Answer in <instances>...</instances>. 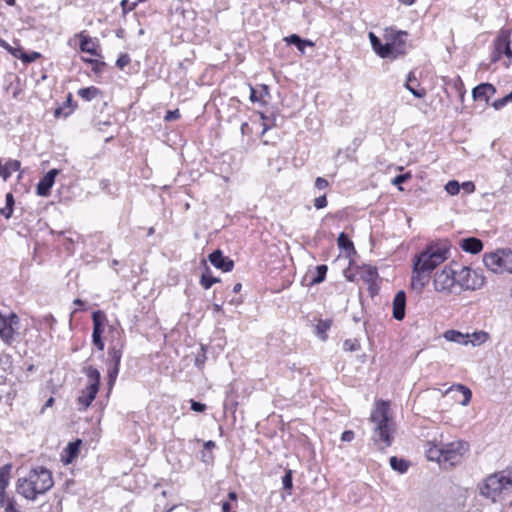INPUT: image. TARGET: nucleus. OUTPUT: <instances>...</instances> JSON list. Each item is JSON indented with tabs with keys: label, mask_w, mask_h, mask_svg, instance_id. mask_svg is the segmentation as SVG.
<instances>
[{
	"label": "nucleus",
	"mask_w": 512,
	"mask_h": 512,
	"mask_svg": "<svg viewBox=\"0 0 512 512\" xmlns=\"http://www.w3.org/2000/svg\"><path fill=\"white\" fill-rule=\"evenodd\" d=\"M54 485L52 472L43 466L30 469L24 477L16 482V492L27 500L34 501L45 494Z\"/></svg>",
	"instance_id": "obj_1"
},
{
	"label": "nucleus",
	"mask_w": 512,
	"mask_h": 512,
	"mask_svg": "<svg viewBox=\"0 0 512 512\" xmlns=\"http://www.w3.org/2000/svg\"><path fill=\"white\" fill-rule=\"evenodd\" d=\"M371 420L375 423L374 441L381 445V448L389 447L393 439V423L388 417V405L384 401L377 403L376 409L371 414Z\"/></svg>",
	"instance_id": "obj_2"
},
{
	"label": "nucleus",
	"mask_w": 512,
	"mask_h": 512,
	"mask_svg": "<svg viewBox=\"0 0 512 512\" xmlns=\"http://www.w3.org/2000/svg\"><path fill=\"white\" fill-rule=\"evenodd\" d=\"M448 252L445 246L430 245L415 257L414 264L417 266V269L425 271L430 275L432 270L447 259Z\"/></svg>",
	"instance_id": "obj_3"
},
{
	"label": "nucleus",
	"mask_w": 512,
	"mask_h": 512,
	"mask_svg": "<svg viewBox=\"0 0 512 512\" xmlns=\"http://www.w3.org/2000/svg\"><path fill=\"white\" fill-rule=\"evenodd\" d=\"M485 267L495 274L512 273V250L498 249L483 255Z\"/></svg>",
	"instance_id": "obj_4"
},
{
	"label": "nucleus",
	"mask_w": 512,
	"mask_h": 512,
	"mask_svg": "<svg viewBox=\"0 0 512 512\" xmlns=\"http://www.w3.org/2000/svg\"><path fill=\"white\" fill-rule=\"evenodd\" d=\"M407 32L395 30L394 28H386L383 38L385 40L386 58L395 59L405 54V45Z\"/></svg>",
	"instance_id": "obj_5"
},
{
	"label": "nucleus",
	"mask_w": 512,
	"mask_h": 512,
	"mask_svg": "<svg viewBox=\"0 0 512 512\" xmlns=\"http://www.w3.org/2000/svg\"><path fill=\"white\" fill-rule=\"evenodd\" d=\"M84 372L87 377V387L81 392V395L78 397L77 401L81 406L80 410L87 409L92 401L95 399L100 386V372L92 367H85Z\"/></svg>",
	"instance_id": "obj_6"
},
{
	"label": "nucleus",
	"mask_w": 512,
	"mask_h": 512,
	"mask_svg": "<svg viewBox=\"0 0 512 512\" xmlns=\"http://www.w3.org/2000/svg\"><path fill=\"white\" fill-rule=\"evenodd\" d=\"M510 486L506 485L504 473H496L488 476L480 486V494L493 502L502 493H510Z\"/></svg>",
	"instance_id": "obj_7"
},
{
	"label": "nucleus",
	"mask_w": 512,
	"mask_h": 512,
	"mask_svg": "<svg viewBox=\"0 0 512 512\" xmlns=\"http://www.w3.org/2000/svg\"><path fill=\"white\" fill-rule=\"evenodd\" d=\"M485 283V277L469 267L456 270V286L461 290H476Z\"/></svg>",
	"instance_id": "obj_8"
},
{
	"label": "nucleus",
	"mask_w": 512,
	"mask_h": 512,
	"mask_svg": "<svg viewBox=\"0 0 512 512\" xmlns=\"http://www.w3.org/2000/svg\"><path fill=\"white\" fill-rule=\"evenodd\" d=\"M468 451V444L463 441L443 444L442 465L444 468L453 467L461 462L463 454Z\"/></svg>",
	"instance_id": "obj_9"
},
{
	"label": "nucleus",
	"mask_w": 512,
	"mask_h": 512,
	"mask_svg": "<svg viewBox=\"0 0 512 512\" xmlns=\"http://www.w3.org/2000/svg\"><path fill=\"white\" fill-rule=\"evenodd\" d=\"M434 287L437 291L452 293L453 288L456 287V270L445 267L441 272L436 273Z\"/></svg>",
	"instance_id": "obj_10"
},
{
	"label": "nucleus",
	"mask_w": 512,
	"mask_h": 512,
	"mask_svg": "<svg viewBox=\"0 0 512 512\" xmlns=\"http://www.w3.org/2000/svg\"><path fill=\"white\" fill-rule=\"evenodd\" d=\"M106 315L103 311L97 310L92 313V321H93V332H92V342L99 349H104V342L102 341V334L104 332V326L106 322Z\"/></svg>",
	"instance_id": "obj_11"
},
{
	"label": "nucleus",
	"mask_w": 512,
	"mask_h": 512,
	"mask_svg": "<svg viewBox=\"0 0 512 512\" xmlns=\"http://www.w3.org/2000/svg\"><path fill=\"white\" fill-rule=\"evenodd\" d=\"M511 31L502 29L500 30L497 39L494 42V47L497 52L505 54L508 58H512V49L510 47Z\"/></svg>",
	"instance_id": "obj_12"
},
{
	"label": "nucleus",
	"mask_w": 512,
	"mask_h": 512,
	"mask_svg": "<svg viewBox=\"0 0 512 512\" xmlns=\"http://www.w3.org/2000/svg\"><path fill=\"white\" fill-rule=\"evenodd\" d=\"M211 264L224 272H229L234 267V262L230 258L223 255L221 250H215L209 255Z\"/></svg>",
	"instance_id": "obj_13"
},
{
	"label": "nucleus",
	"mask_w": 512,
	"mask_h": 512,
	"mask_svg": "<svg viewBox=\"0 0 512 512\" xmlns=\"http://www.w3.org/2000/svg\"><path fill=\"white\" fill-rule=\"evenodd\" d=\"M59 171L57 169L49 170L43 178L37 184V194L39 196H48L50 194V189L55 183V178L58 175Z\"/></svg>",
	"instance_id": "obj_14"
},
{
	"label": "nucleus",
	"mask_w": 512,
	"mask_h": 512,
	"mask_svg": "<svg viewBox=\"0 0 512 512\" xmlns=\"http://www.w3.org/2000/svg\"><path fill=\"white\" fill-rule=\"evenodd\" d=\"M425 455L430 461H437L442 465L443 444L436 439L427 441L425 444Z\"/></svg>",
	"instance_id": "obj_15"
},
{
	"label": "nucleus",
	"mask_w": 512,
	"mask_h": 512,
	"mask_svg": "<svg viewBox=\"0 0 512 512\" xmlns=\"http://www.w3.org/2000/svg\"><path fill=\"white\" fill-rule=\"evenodd\" d=\"M496 93V88L490 83H481L472 90L473 99L476 101L489 102V99Z\"/></svg>",
	"instance_id": "obj_16"
},
{
	"label": "nucleus",
	"mask_w": 512,
	"mask_h": 512,
	"mask_svg": "<svg viewBox=\"0 0 512 512\" xmlns=\"http://www.w3.org/2000/svg\"><path fill=\"white\" fill-rule=\"evenodd\" d=\"M430 278V275L425 271L417 269V266L413 263V272L411 277V287L414 291L420 293L426 286Z\"/></svg>",
	"instance_id": "obj_17"
},
{
	"label": "nucleus",
	"mask_w": 512,
	"mask_h": 512,
	"mask_svg": "<svg viewBox=\"0 0 512 512\" xmlns=\"http://www.w3.org/2000/svg\"><path fill=\"white\" fill-rule=\"evenodd\" d=\"M406 295L404 291L396 293L393 299V317L401 321L405 317Z\"/></svg>",
	"instance_id": "obj_18"
},
{
	"label": "nucleus",
	"mask_w": 512,
	"mask_h": 512,
	"mask_svg": "<svg viewBox=\"0 0 512 512\" xmlns=\"http://www.w3.org/2000/svg\"><path fill=\"white\" fill-rule=\"evenodd\" d=\"M459 246L468 253L478 254L483 249V243L476 237L463 238L459 241Z\"/></svg>",
	"instance_id": "obj_19"
},
{
	"label": "nucleus",
	"mask_w": 512,
	"mask_h": 512,
	"mask_svg": "<svg viewBox=\"0 0 512 512\" xmlns=\"http://www.w3.org/2000/svg\"><path fill=\"white\" fill-rule=\"evenodd\" d=\"M443 336L447 341L462 344V345H467L469 343V338H470L469 334H463L456 330H448L444 333Z\"/></svg>",
	"instance_id": "obj_20"
},
{
	"label": "nucleus",
	"mask_w": 512,
	"mask_h": 512,
	"mask_svg": "<svg viewBox=\"0 0 512 512\" xmlns=\"http://www.w3.org/2000/svg\"><path fill=\"white\" fill-rule=\"evenodd\" d=\"M450 392H459L462 394L463 399L459 400V403L463 406H466L469 403L472 396L470 389L460 384L451 386L445 391V394Z\"/></svg>",
	"instance_id": "obj_21"
},
{
	"label": "nucleus",
	"mask_w": 512,
	"mask_h": 512,
	"mask_svg": "<svg viewBox=\"0 0 512 512\" xmlns=\"http://www.w3.org/2000/svg\"><path fill=\"white\" fill-rule=\"evenodd\" d=\"M78 36L80 37V50L91 55H97L95 43L92 41V39L84 35L83 32H81Z\"/></svg>",
	"instance_id": "obj_22"
},
{
	"label": "nucleus",
	"mask_w": 512,
	"mask_h": 512,
	"mask_svg": "<svg viewBox=\"0 0 512 512\" xmlns=\"http://www.w3.org/2000/svg\"><path fill=\"white\" fill-rule=\"evenodd\" d=\"M12 464L7 463L0 468V489L6 490L11 479Z\"/></svg>",
	"instance_id": "obj_23"
},
{
	"label": "nucleus",
	"mask_w": 512,
	"mask_h": 512,
	"mask_svg": "<svg viewBox=\"0 0 512 512\" xmlns=\"http://www.w3.org/2000/svg\"><path fill=\"white\" fill-rule=\"evenodd\" d=\"M285 40L288 44L295 45L298 48V50L301 51L302 53H304L306 46L314 45V43L311 42L310 40H303L297 34H292L289 37H286Z\"/></svg>",
	"instance_id": "obj_24"
},
{
	"label": "nucleus",
	"mask_w": 512,
	"mask_h": 512,
	"mask_svg": "<svg viewBox=\"0 0 512 512\" xmlns=\"http://www.w3.org/2000/svg\"><path fill=\"white\" fill-rule=\"evenodd\" d=\"M15 329L7 322L0 325V338L5 344L10 345L14 340Z\"/></svg>",
	"instance_id": "obj_25"
},
{
	"label": "nucleus",
	"mask_w": 512,
	"mask_h": 512,
	"mask_svg": "<svg viewBox=\"0 0 512 512\" xmlns=\"http://www.w3.org/2000/svg\"><path fill=\"white\" fill-rule=\"evenodd\" d=\"M369 39L374 51L381 57L386 58L385 52V43L383 44L381 40L372 32L369 33Z\"/></svg>",
	"instance_id": "obj_26"
},
{
	"label": "nucleus",
	"mask_w": 512,
	"mask_h": 512,
	"mask_svg": "<svg viewBox=\"0 0 512 512\" xmlns=\"http://www.w3.org/2000/svg\"><path fill=\"white\" fill-rule=\"evenodd\" d=\"M100 93V90L94 86L82 88L78 91V95L86 101H91L92 99L96 98Z\"/></svg>",
	"instance_id": "obj_27"
},
{
	"label": "nucleus",
	"mask_w": 512,
	"mask_h": 512,
	"mask_svg": "<svg viewBox=\"0 0 512 512\" xmlns=\"http://www.w3.org/2000/svg\"><path fill=\"white\" fill-rule=\"evenodd\" d=\"M390 466L393 470L398 471L399 473H405L408 469V462L404 459L392 456L390 458Z\"/></svg>",
	"instance_id": "obj_28"
},
{
	"label": "nucleus",
	"mask_w": 512,
	"mask_h": 512,
	"mask_svg": "<svg viewBox=\"0 0 512 512\" xmlns=\"http://www.w3.org/2000/svg\"><path fill=\"white\" fill-rule=\"evenodd\" d=\"M330 326H331L330 320H320L315 327L316 335L320 339L325 340L327 337L326 332L330 329Z\"/></svg>",
	"instance_id": "obj_29"
},
{
	"label": "nucleus",
	"mask_w": 512,
	"mask_h": 512,
	"mask_svg": "<svg viewBox=\"0 0 512 512\" xmlns=\"http://www.w3.org/2000/svg\"><path fill=\"white\" fill-rule=\"evenodd\" d=\"M220 279L213 277L210 273L208 267H206V272L202 274L200 283L205 289H209L213 284L219 282Z\"/></svg>",
	"instance_id": "obj_30"
},
{
	"label": "nucleus",
	"mask_w": 512,
	"mask_h": 512,
	"mask_svg": "<svg viewBox=\"0 0 512 512\" xmlns=\"http://www.w3.org/2000/svg\"><path fill=\"white\" fill-rule=\"evenodd\" d=\"M412 80L416 81V77L414 76L413 72H410L405 83L406 89H408L415 97L422 98L425 95V92L423 90L420 91L415 89V87L410 84Z\"/></svg>",
	"instance_id": "obj_31"
},
{
	"label": "nucleus",
	"mask_w": 512,
	"mask_h": 512,
	"mask_svg": "<svg viewBox=\"0 0 512 512\" xmlns=\"http://www.w3.org/2000/svg\"><path fill=\"white\" fill-rule=\"evenodd\" d=\"M337 243H338V246L345 251L354 250V245H353L352 241L348 238V236L344 232L339 234Z\"/></svg>",
	"instance_id": "obj_32"
},
{
	"label": "nucleus",
	"mask_w": 512,
	"mask_h": 512,
	"mask_svg": "<svg viewBox=\"0 0 512 512\" xmlns=\"http://www.w3.org/2000/svg\"><path fill=\"white\" fill-rule=\"evenodd\" d=\"M470 337L472 338L469 339V343H471L473 346H477L483 344L488 339L489 335L487 332L479 331L474 332L472 335H470Z\"/></svg>",
	"instance_id": "obj_33"
},
{
	"label": "nucleus",
	"mask_w": 512,
	"mask_h": 512,
	"mask_svg": "<svg viewBox=\"0 0 512 512\" xmlns=\"http://www.w3.org/2000/svg\"><path fill=\"white\" fill-rule=\"evenodd\" d=\"M80 445H81V440H76V441L70 442L68 444V446L66 448V450L68 452L67 463L71 462L72 459H74L77 456Z\"/></svg>",
	"instance_id": "obj_34"
},
{
	"label": "nucleus",
	"mask_w": 512,
	"mask_h": 512,
	"mask_svg": "<svg viewBox=\"0 0 512 512\" xmlns=\"http://www.w3.org/2000/svg\"><path fill=\"white\" fill-rule=\"evenodd\" d=\"M327 266L326 265H318L316 267V276L312 279V284H319L325 280L326 273H327Z\"/></svg>",
	"instance_id": "obj_35"
},
{
	"label": "nucleus",
	"mask_w": 512,
	"mask_h": 512,
	"mask_svg": "<svg viewBox=\"0 0 512 512\" xmlns=\"http://www.w3.org/2000/svg\"><path fill=\"white\" fill-rule=\"evenodd\" d=\"M108 355L110 357L111 362L115 366H120L122 352L120 349H117L116 347H113L109 350Z\"/></svg>",
	"instance_id": "obj_36"
},
{
	"label": "nucleus",
	"mask_w": 512,
	"mask_h": 512,
	"mask_svg": "<svg viewBox=\"0 0 512 512\" xmlns=\"http://www.w3.org/2000/svg\"><path fill=\"white\" fill-rule=\"evenodd\" d=\"M445 190L449 195H456L460 191V184L456 180H450L445 185Z\"/></svg>",
	"instance_id": "obj_37"
},
{
	"label": "nucleus",
	"mask_w": 512,
	"mask_h": 512,
	"mask_svg": "<svg viewBox=\"0 0 512 512\" xmlns=\"http://www.w3.org/2000/svg\"><path fill=\"white\" fill-rule=\"evenodd\" d=\"M0 507L3 508L4 512H21L16 509L13 498H7L3 503H0Z\"/></svg>",
	"instance_id": "obj_38"
},
{
	"label": "nucleus",
	"mask_w": 512,
	"mask_h": 512,
	"mask_svg": "<svg viewBox=\"0 0 512 512\" xmlns=\"http://www.w3.org/2000/svg\"><path fill=\"white\" fill-rule=\"evenodd\" d=\"M360 347V343L357 339H347L343 343V348L345 351H356Z\"/></svg>",
	"instance_id": "obj_39"
},
{
	"label": "nucleus",
	"mask_w": 512,
	"mask_h": 512,
	"mask_svg": "<svg viewBox=\"0 0 512 512\" xmlns=\"http://www.w3.org/2000/svg\"><path fill=\"white\" fill-rule=\"evenodd\" d=\"M292 470H287L282 478L283 488L290 491L293 487Z\"/></svg>",
	"instance_id": "obj_40"
},
{
	"label": "nucleus",
	"mask_w": 512,
	"mask_h": 512,
	"mask_svg": "<svg viewBox=\"0 0 512 512\" xmlns=\"http://www.w3.org/2000/svg\"><path fill=\"white\" fill-rule=\"evenodd\" d=\"M20 162L18 160H9L6 163V168L8 172V178L11 176L12 172H16L20 169Z\"/></svg>",
	"instance_id": "obj_41"
},
{
	"label": "nucleus",
	"mask_w": 512,
	"mask_h": 512,
	"mask_svg": "<svg viewBox=\"0 0 512 512\" xmlns=\"http://www.w3.org/2000/svg\"><path fill=\"white\" fill-rule=\"evenodd\" d=\"M119 372V366L113 365L108 371L109 386L112 387Z\"/></svg>",
	"instance_id": "obj_42"
},
{
	"label": "nucleus",
	"mask_w": 512,
	"mask_h": 512,
	"mask_svg": "<svg viewBox=\"0 0 512 512\" xmlns=\"http://www.w3.org/2000/svg\"><path fill=\"white\" fill-rule=\"evenodd\" d=\"M130 63V57L128 54H121L117 61L116 65L118 68L123 69L125 66H127Z\"/></svg>",
	"instance_id": "obj_43"
},
{
	"label": "nucleus",
	"mask_w": 512,
	"mask_h": 512,
	"mask_svg": "<svg viewBox=\"0 0 512 512\" xmlns=\"http://www.w3.org/2000/svg\"><path fill=\"white\" fill-rule=\"evenodd\" d=\"M411 178V174L408 172V173H405V174H400V175H397L393 180H392V184L394 185H400L404 182H406L408 179Z\"/></svg>",
	"instance_id": "obj_44"
},
{
	"label": "nucleus",
	"mask_w": 512,
	"mask_h": 512,
	"mask_svg": "<svg viewBox=\"0 0 512 512\" xmlns=\"http://www.w3.org/2000/svg\"><path fill=\"white\" fill-rule=\"evenodd\" d=\"M314 206H315L317 209H322V208L326 207V206H327V199H326V195H322V196L317 197V198L314 200Z\"/></svg>",
	"instance_id": "obj_45"
},
{
	"label": "nucleus",
	"mask_w": 512,
	"mask_h": 512,
	"mask_svg": "<svg viewBox=\"0 0 512 512\" xmlns=\"http://www.w3.org/2000/svg\"><path fill=\"white\" fill-rule=\"evenodd\" d=\"M329 183L322 177H317L315 180V187L319 190H324L328 187Z\"/></svg>",
	"instance_id": "obj_46"
},
{
	"label": "nucleus",
	"mask_w": 512,
	"mask_h": 512,
	"mask_svg": "<svg viewBox=\"0 0 512 512\" xmlns=\"http://www.w3.org/2000/svg\"><path fill=\"white\" fill-rule=\"evenodd\" d=\"M460 188H462L466 193H472L475 191V184L471 181H466L460 185Z\"/></svg>",
	"instance_id": "obj_47"
},
{
	"label": "nucleus",
	"mask_w": 512,
	"mask_h": 512,
	"mask_svg": "<svg viewBox=\"0 0 512 512\" xmlns=\"http://www.w3.org/2000/svg\"><path fill=\"white\" fill-rule=\"evenodd\" d=\"M191 409L195 412H203L206 409V405L195 400H191Z\"/></svg>",
	"instance_id": "obj_48"
},
{
	"label": "nucleus",
	"mask_w": 512,
	"mask_h": 512,
	"mask_svg": "<svg viewBox=\"0 0 512 512\" xmlns=\"http://www.w3.org/2000/svg\"><path fill=\"white\" fill-rule=\"evenodd\" d=\"M180 117V113H179V110H173V111H167L164 119L166 121H173V120H176Z\"/></svg>",
	"instance_id": "obj_49"
},
{
	"label": "nucleus",
	"mask_w": 512,
	"mask_h": 512,
	"mask_svg": "<svg viewBox=\"0 0 512 512\" xmlns=\"http://www.w3.org/2000/svg\"><path fill=\"white\" fill-rule=\"evenodd\" d=\"M19 324V317L15 313H10L7 317V325H11V327L14 328V326H17Z\"/></svg>",
	"instance_id": "obj_50"
},
{
	"label": "nucleus",
	"mask_w": 512,
	"mask_h": 512,
	"mask_svg": "<svg viewBox=\"0 0 512 512\" xmlns=\"http://www.w3.org/2000/svg\"><path fill=\"white\" fill-rule=\"evenodd\" d=\"M378 276L376 268L369 267L366 271V278L368 281H373Z\"/></svg>",
	"instance_id": "obj_51"
},
{
	"label": "nucleus",
	"mask_w": 512,
	"mask_h": 512,
	"mask_svg": "<svg viewBox=\"0 0 512 512\" xmlns=\"http://www.w3.org/2000/svg\"><path fill=\"white\" fill-rule=\"evenodd\" d=\"M502 473H504L506 485L510 486V491L512 492V468L507 471H503Z\"/></svg>",
	"instance_id": "obj_52"
},
{
	"label": "nucleus",
	"mask_w": 512,
	"mask_h": 512,
	"mask_svg": "<svg viewBox=\"0 0 512 512\" xmlns=\"http://www.w3.org/2000/svg\"><path fill=\"white\" fill-rule=\"evenodd\" d=\"M342 441L350 442L354 439V432L351 430L344 431L341 436Z\"/></svg>",
	"instance_id": "obj_53"
},
{
	"label": "nucleus",
	"mask_w": 512,
	"mask_h": 512,
	"mask_svg": "<svg viewBox=\"0 0 512 512\" xmlns=\"http://www.w3.org/2000/svg\"><path fill=\"white\" fill-rule=\"evenodd\" d=\"M249 89H250V96H249L250 101L253 103L260 102V98L257 96L256 90L251 85H249Z\"/></svg>",
	"instance_id": "obj_54"
},
{
	"label": "nucleus",
	"mask_w": 512,
	"mask_h": 512,
	"mask_svg": "<svg viewBox=\"0 0 512 512\" xmlns=\"http://www.w3.org/2000/svg\"><path fill=\"white\" fill-rule=\"evenodd\" d=\"M0 212L6 219H9L12 216L13 208L5 206Z\"/></svg>",
	"instance_id": "obj_55"
},
{
	"label": "nucleus",
	"mask_w": 512,
	"mask_h": 512,
	"mask_svg": "<svg viewBox=\"0 0 512 512\" xmlns=\"http://www.w3.org/2000/svg\"><path fill=\"white\" fill-rule=\"evenodd\" d=\"M505 106L504 104V101H503V98H500L496 101H494L492 103V107L495 109V110H500L501 108H503Z\"/></svg>",
	"instance_id": "obj_56"
},
{
	"label": "nucleus",
	"mask_w": 512,
	"mask_h": 512,
	"mask_svg": "<svg viewBox=\"0 0 512 512\" xmlns=\"http://www.w3.org/2000/svg\"><path fill=\"white\" fill-rule=\"evenodd\" d=\"M85 61H87L88 63H91L94 65V70L95 71H99L100 70V66H104L105 64L104 63H100L99 61L97 60H94V59H86Z\"/></svg>",
	"instance_id": "obj_57"
},
{
	"label": "nucleus",
	"mask_w": 512,
	"mask_h": 512,
	"mask_svg": "<svg viewBox=\"0 0 512 512\" xmlns=\"http://www.w3.org/2000/svg\"><path fill=\"white\" fill-rule=\"evenodd\" d=\"M14 205V197L11 193L6 194V206L13 208Z\"/></svg>",
	"instance_id": "obj_58"
},
{
	"label": "nucleus",
	"mask_w": 512,
	"mask_h": 512,
	"mask_svg": "<svg viewBox=\"0 0 512 512\" xmlns=\"http://www.w3.org/2000/svg\"><path fill=\"white\" fill-rule=\"evenodd\" d=\"M202 459L204 462H211L212 459H213V456L211 455V452L210 451H207V452H203L202 453Z\"/></svg>",
	"instance_id": "obj_59"
},
{
	"label": "nucleus",
	"mask_w": 512,
	"mask_h": 512,
	"mask_svg": "<svg viewBox=\"0 0 512 512\" xmlns=\"http://www.w3.org/2000/svg\"><path fill=\"white\" fill-rule=\"evenodd\" d=\"M222 512H235L231 510V504L229 502H224L222 504Z\"/></svg>",
	"instance_id": "obj_60"
},
{
	"label": "nucleus",
	"mask_w": 512,
	"mask_h": 512,
	"mask_svg": "<svg viewBox=\"0 0 512 512\" xmlns=\"http://www.w3.org/2000/svg\"><path fill=\"white\" fill-rule=\"evenodd\" d=\"M205 356L203 355L202 358L199 356L195 360V364L197 367L201 368L204 365Z\"/></svg>",
	"instance_id": "obj_61"
},
{
	"label": "nucleus",
	"mask_w": 512,
	"mask_h": 512,
	"mask_svg": "<svg viewBox=\"0 0 512 512\" xmlns=\"http://www.w3.org/2000/svg\"><path fill=\"white\" fill-rule=\"evenodd\" d=\"M214 447H215V443L213 441H211V440L205 442V444H204V448L207 451H210Z\"/></svg>",
	"instance_id": "obj_62"
},
{
	"label": "nucleus",
	"mask_w": 512,
	"mask_h": 512,
	"mask_svg": "<svg viewBox=\"0 0 512 512\" xmlns=\"http://www.w3.org/2000/svg\"><path fill=\"white\" fill-rule=\"evenodd\" d=\"M504 104L507 105L508 103L512 102V91L503 97Z\"/></svg>",
	"instance_id": "obj_63"
},
{
	"label": "nucleus",
	"mask_w": 512,
	"mask_h": 512,
	"mask_svg": "<svg viewBox=\"0 0 512 512\" xmlns=\"http://www.w3.org/2000/svg\"><path fill=\"white\" fill-rule=\"evenodd\" d=\"M502 53L497 52L496 50L493 53L492 61L496 62L499 61L501 58Z\"/></svg>",
	"instance_id": "obj_64"
}]
</instances>
